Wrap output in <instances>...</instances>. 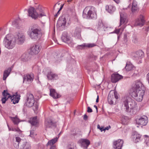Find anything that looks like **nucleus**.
I'll return each mask as SVG.
<instances>
[{"instance_id": "13", "label": "nucleus", "mask_w": 149, "mask_h": 149, "mask_svg": "<svg viewBox=\"0 0 149 149\" xmlns=\"http://www.w3.org/2000/svg\"><path fill=\"white\" fill-rule=\"evenodd\" d=\"M14 37L16 38V42L19 44H22L24 42L25 36L23 33H18Z\"/></svg>"}, {"instance_id": "39", "label": "nucleus", "mask_w": 149, "mask_h": 149, "mask_svg": "<svg viewBox=\"0 0 149 149\" xmlns=\"http://www.w3.org/2000/svg\"><path fill=\"white\" fill-rule=\"evenodd\" d=\"M145 137V143L147 145H149V137L147 135L144 136Z\"/></svg>"}, {"instance_id": "64", "label": "nucleus", "mask_w": 149, "mask_h": 149, "mask_svg": "<svg viewBox=\"0 0 149 149\" xmlns=\"http://www.w3.org/2000/svg\"><path fill=\"white\" fill-rule=\"evenodd\" d=\"M31 148L30 146H28V147H26L24 149H30Z\"/></svg>"}, {"instance_id": "20", "label": "nucleus", "mask_w": 149, "mask_h": 149, "mask_svg": "<svg viewBox=\"0 0 149 149\" xmlns=\"http://www.w3.org/2000/svg\"><path fill=\"white\" fill-rule=\"evenodd\" d=\"M81 28L80 26H77L74 30V36L76 38H80L81 37Z\"/></svg>"}, {"instance_id": "18", "label": "nucleus", "mask_w": 149, "mask_h": 149, "mask_svg": "<svg viewBox=\"0 0 149 149\" xmlns=\"http://www.w3.org/2000/svg\"><path fill=\"white\" fill-rule=\"evenodd\" d=\"M123 78V76L118 74H113L111 76V81L112 83H116L121 79Z\"/></svg>"}, {"instance_id": "55", "label": "nucleus", "mask_w": 149, "mask_h": 149, "mask_svg": "<svg viewBox=\"0 0 149 149\" xmlns=\"http://www.w3.org/2000/svg\"><path fill=\"white\" fill-rule=\"evenodd\" d=\"M115 1L116 3H118L120 2V0H113Z\"/></svg>"}, {"instance_id": "61", "label": "nucleus", "mask_w": 149, "mask_h": 149, "mask_svg": "<svg viewBox=\"0 0 149 149\" xmlns=\"http://www.w3.org/2000/svg\"><path fill=\"white\" fill-rule=\"evenodd\" d=\"M94 107H95L96 109V110L97 112V106L95 105H94Z\"/></svg>"}, {"instance_id": "36", "label": "nucleus", "mask_w": 149, "mask_h": 149, "mask_svg": "<svg viewBox=\"0 0 149 149\" xmlns=\"http://www.w3.org/2000/svg\"><path fill=\"white\" fill-rule=\"evenodd\" d=\"M38 103L37 102H34L33 105V109L34 111H37L38 109Z\"/></svg>"}, {"instance_id": "21", "label": "nucleus", "mask_w": 149, "mask_h": 149, "mask_svg": "<svg viewBox=\"0 0 149 149\" xmlns=\"http://www.w3.org/2000/svg\"><path fill=\"white\" fill-rule=\"evenodd\" d=\"M16 141L19 142L20 141V149L24 148L25 147L26 144V142L25 140L22 139L19 137H15Z\"/></svg>"}, {"instance_id": "56", "label": "nucleus", "mask_w": 149, "mask_h": 149, "mask_svg": "<svg viewBox=\"0 0 149 149\" xmlns=\"http://www.w3.org/2000/svg\"><path fill=\"white\" fill-rule=\"evenodd\" d=\"M99 96H98V95H97V98L96 99V102H98V101H99Z\"/></svg>"}, {"instance_id": "24", "label": "nucleus", "mask_w": 149, "mask_h": 149, "mask_svg": "<svg viewBox=\"0 0 149 149\" xmlns=\"http://www.w3.org/2000/svg\"><path fill=\"white\" fill-rule=\"evenodd\" d=\"M50 95L54 98H58L60 97V95L57 93L54 89H50Z\"/></svg>"}, {"instance_id": "22", "label": "nucleus", "mask_w": 149, "mask_h": 149, "mask_svg": "<svg viewBox=\"0 0 149 149\" xmlns=\"http://www.w3.org/2000/svg\"><path fill=\"white\" fill-rule=\"evenodd\" d=\"M141 135L137 133V132H135L134 134L132 136V138L134 141L135 143H136L141 141Z\"/></svg>"}, {"instance_id": "37", "label": "nucleus", "mask_w": 149, "mask_h": 149, "mask_svg": "<svg viewBox=\"0 0 149 149\" xmlns=\"http://www.w3.org/2000/svg\"><path fill=\"white\" fill-rule=\"evenodd\" d=\"M20 141L19 142L17 141L16 140L14 142L13 145L14 147L17 149H20Z\"/></svg>"}, {"instance_id": "23", "label": "nucleus", "mask_w": 149, "mask_h": 149, "mask_svg": "<svg viewBox=\"0 0 149 149\" xmlns=\"http://www.w3.org/2000/svg\"><path fill=\"white\" fill-rule=\"evenodd\" d=\"M139 10V8L137 5V2L134 0L133 1L131 8V11L132 13H134L137 12Z\"/></svg>"}, {"instance_id": "16", "label": "nucleus", "mask_w": 149, "mask_h": 149, "mask_svg": "<svg viewBox=\"0 0 149 149\" xmlns=\"http://www.w3.org/2000/svg\"><path fill=\"white\" fill-rule=\"evenodd\" d=\"M144 22L145 20L143 16L140 15L139 17L136 20L134 25L135 26H142L144 24Z\"/></svg>"}, {"instance_id": "14", "label": "nucleus", "mask_w": 149, "mask_h": 149, "mask_svg": "<svg viewBox=\"0 0 149 149\" xmlns=\"http://www.w3.org/2000/svg\"><path fill=\"white\" fill-rule=\"evenodd\" d=\"M46 76L47 79L50 80H56L58 79L57 74L54 73L51 70H49L47 73Z\"/></svg>"}, {"instance_id": "47", "label": "nucleus", "mask_w": 149, "mask_h": 149, "mask_svg": "<svg viewBox=\"0 0 149 149\" xmlns=\"http://www.w3.org/2000/svg\"><path fill=\"white\" fill-rule=\"evenodd\" d=\"M49 146H50V149H56V146L55 145Z\"/></svg>"}, {"instance_id": "27", "label": "nucleus", "mask_w": 149, "mask_h": 149, "mask_svg": "<svg viewBox=\"0 0 149 149\" xmlns=\"http://www.w3.org/2000/svg\"><path fill=\"white\" fill-rule=\"evenodd\" d=\"M11 71L10 68H8L7 70H5L3 72V80H5L7 78L10 74Z\"/></svg>"}, {"instance_id": "15", "label": "nucleus", "mask_w": 149, "mask_h": 149, "mask_svg": "<svg viewBox=\"0 0 149 149\" xmlns=\"http://www.w3.org/2000/svg\"><path fill=\"white\" fill-rule=\"evenodd\" d=\"M78 142L81 144L82 147L85 149L87 148L90 143L89 140L87 139H81Z\"/></svg>"}, {"instance_id": "30", "label": "nucleus", "mask_w": 149, "mask_h": 149, "mask_svg": "<svg viewBox=\"0 0 149 149\" xmlns=\"http://www.w3.org/2000/svg\"><path fill=\"white\" fill-rule=\"evenodd\" d=\"M58 139L57 137H56L49 140L46 146L55 145L54 144L57 141Z\"/></svg>"}, {"instance_id": "26", "label": "nucleus", "mask_w": 149, "mask_h": 149, "mask_svg": "<svg viewBox=\"0 0 149 149\" xmlns=\"http://www.w3.org/2000/svg\"><path fill=\"white\" fill-rule=\"evenodd\" d=\"M21 60L23 62H27L30 59V57L28 54H23L21 57Z\"/></svg>"}, {"instance_id": "62", "label": "nucleus", "mask_w": 149, "mask_h": 149, "mask_svg": "<svg viewBox=\"0 0 149 149\" xmlns=\"http://www.w3.org/2000/svg\"><path fill=\"white\" fill-rule=\"evenodd\" d=\"M92 1H95L96 3H98L99 2V0H92Z\"/></svg>"}, {"instance_id": "11", "label": "nucleus", "mask_w": 149, "mask_h": 149, "mask_svg": "<svg viewBox=\"0 0 149 149\" xmlns=\"http://www.w3.org/2000/svg\"><path fill=\"white\" fill-rule=\"evenodd\" d=\"M137 124L145 126L147 125L148 122V118L145 116H143L136 119Z\"/></svg>"}, {"instance_id": "17", "label": "nucleus", "mask_w": 149, "mask_h": 149, "mask_svg": "<svg viewBox=\"0 0 149 149\" xmlns=\"http://www.w3.org/2000/svg\"><path fill=\"white\" fill-rule=\"evenodd\" d=\"M34 77L33 74H26L24 75L23 77V82H27L31 83L34 79Z\"/></svg>"}, {"instance_id": "54", "label": "nucleus", "mask_w": 149, "mask_h": 149, "mask_svg": "<svg viewBox=\"0 0 149 149\" xmlns=\"http://www.w3.org/2000/svg\"><path fill=\"white\" fill-rule=\"evenodd\" d=\"M59 11H58L57 14L55 15V17H57L58 15L59 14Z\"/></svg>"}, {"instance_id": "19", "label": "nucleus", "mask_w": 149, "mask_h": 149, "mask_svg": "<svg viewBox=\"0 0 149 149\" xmlns=\"http://www.w3.org/2000/svg\"><path fill=\"white\" fill-rule=\"evenodd\" d=\"M123 143V141L121 139L114 141L113 143L114 148L115 149H121Z\"/></svg>"}, {"instance_id": "9", "label": "nucleus", "mask_w": 149, "mask_h": 149, "mask_svg": "<svg viewBox=\"0 0 149 149\" xmlns=\"http://www.w3.org/2000/svg\"><path fill=\"white\" fill-rule=\"evenodd\" d=\"M56 123L53 122L50 118H47L45 119L44 123V127L45 130H47L49 128L52 129L56 127Z\"/></svg>"}, {"instance_id": "52", "label": "nucleus", "mask_w": 149, "mask_h": 149, "mask_svg": "<svg viewBox=\"0 0 149 149\" xmlns=\"http://www.w3.org/2000/svg\"><path fill=\"white\" fill-rule=\"evenodd\" d=\"M17 20H14V21L13 22V24H17Z\"/></svg>"}, {"instance_id": "7", "label": "nucleus", "mask_w": 149, "mask_h": 149, "mask_svg": "<svg viewBox=\"0 0 149 149\" xmlns=\"http://www.w3.org/2000/svg\"><path fill=\"white\" fill-rule=\"evenodd\" d=\"M38 10L36 11L35 9L33 7H30L28 10L29 15L32 18L36 19L38 17H41L43 16H45V14L42 11L38 13Z\"/></svg>"}, {"instance_id": "41", "label": "nucleus", "mask_w": 149, "mask_h": 149, "mask_svg": "<svg viewBox=\"0 0 149 149\" xmlns=\"http://www.w3.org/2000/svg\"><path fill=\"white\" fill-rule=\"evenodd\" d=\"M128 120V118L127 117L125 116L124 117H123L122 118V121L123 123L124 124H125L126 123V122H127Z\"/></svg>"}, {"instance_id": "48", "label": "nucleus", "mask_w": 149, "mask_h": 149, "mask_svg": "<svg viewBox=\"0 0 149 149\" xmlns=\"http://www.w3.org/2000/svg\"><path fill=\"white\" fill-rule=\"evenodd\" d=\"M72 145H74L75 146V144L73 143H71L69 145H68V147L69 148V149H74V147H70L69 148V146H70Z\"/></svg>"}, {"instance_id": "5", "label": "nucleus", "mask_w": 149, "mask_h": 149, "mask_svg": "<svg viewBox=\"0 0 149 149\" xmlns=\"http://www.w3.org/2000/svg\"><path fill=\"white\" fill-rule=\"evenodd\" d=\"M3 43L5 47L7 49H12L16 45V38L10 34H8L4 38Z\"/></svg>"}, {"instance_id": "59", "label": "nucleus", "mask_w": 149, "mask_h": 149, "mask_svg": "<svg viewBox=\"0 0 149 149\" xmlns=\"http://www.w3.org/2000/svg\"><path fill=\"white\" fill-rule=\"evenodd\" d=\"M133 41L134 43L136 42L137 41L136 39V38H134L132 40Z\"/></svg>"}, {"instance_id": "25", "label": "nucleus", "mask_w": 149, "mask_h": 149, "mask_svg": "<svg viewBox=\"0 0 149 149\" xmlns=\"http://www.w3.org/2000/svg\"><path fill=\"white\" fill-rule=\"evenodd\" d=\"M143 54V52L141 50L137 52L135 54H134V59H135V57L136 60L141 58L142 57Z\"/></svg>"}, {"instance_id": "12", "label": "nucleus", "mask_w": 149, "mask_h": 149, "mask_svg": "<svg viewBox=\"0 0 149 149\" xmlns=\"http://www.w3.org/2000/svg\"><path fill=\"white\" fill-rule=\"evenodd\" d=\"M41 48V47L40 45H34L30 48L29 53L32 55L37 54L40 52Z\"/></svg>"}, {"instance_id": "45", "label": "nucleus", "mask_w": 149, "mask_h": 149, "mask_svg": "<svg viewBox=\"0 0 149 149\" xmlns=\"http://www.w3.org/2000/svg\"><path fill=\"white\" fill-rule=\"evenodd\" d=\"M87 111L88 113H91L93 111L92 109L90 107H88L87 108Z\"/></svg>"}, {"instance_id": "40", "label": "nucleus", "mask_w": 149, "mask_h": 149, "mask_svg": "<svg viewBox=\"0 0 149 149\" xmlns=\"http://www.w3.org/2000/svg\"><path fill=\"white\" fill-rule=\"evenodd\" d=\"M86 47L87 48H91L95 47L96 46V44L95 43H86Z\"/></svg>"}, {"instance_id": "34", "label": "nucleus", "mask_w": 149, "mask_h": 149, "mask_svg": "<svg viewBox=\"0 0 149 149\" xmlns=\"http://www.w3.org/2000/svg\"><path fill=\"white\" fill-rule=\"evenodd\" d=\"M10 118L15 125H17L19 122V119L17 116L15 117H10Z\"/></svg>"}, {"instance_id": "50", "label": "nucleus", "mask_w": 149, "mask_h": 149, "mask_svg": "<svg viewBox=\"0 0 149 149\" xmlns=\"http://www.w3.org/2000/svg\"><path fill=\"white\" fill-rule=\"evenodd\" d=\"M146 78H147V80L148 81V83L149 84V72L148 73V74L147 75Z\"/></svg>"}, {"instance_id": "8", "label": "nucleus", "mask_w": 149, "mask_h": 149, "mask_svg": "<svg viewBox=\"0 0 149 149\" xmlns=\"http://www.w3.org/2000/svg\"><path fill=\"white\" fill-rule=\"evenodd\" d=\"M120 19L119 26H121L122 31L126 26V24L128 22V19L126 14L120 13Z\"/></svg>"}, {"instance_id": "4", "label": "nucleus", "mask_w": 149, "mask_h": 149, "mask_svg": "<svg viewBox=\"0 0 149 149\" xmlns=\"http://www.w3.org/2000/svg\"><path fill=\"white\" fill-rule=\"evenodd\" d=\"M82 16L84 18L95 19L97 16L96 11L95 8L92 6L86 7L83 12Z\"/></svg>"}, {"instance_id": "35", "label": "nucleus", "mask_w": 149, "mask_h": 149, "mask_svg": "<svg viewBox=\"0 0 149 149\" xmlns=\"http://www.w3.org/2000/svg\"><path fill=\"white\" fill-rule=\"evenodd\" d=\"M133 68V65L131 64H127L126 63V65L125 67V69L126 70L129 71L131 70Z\"/></svg>"}, {"instance_id": "28", "label": "nucleus", "mask_w": 149, "mask_h": 149, "mask_svg": "<svg viewBox=\"0 0 149 149\" xmlns=\"http://www.w3.org/2000/svg\"><path fill=\"white\" fill-rule=\"evenodd\" d=\"M61 19L60 18L58 19L57 22V25L59 26H65L66 24V18L64 17L63 20H61Z\"/></svg>"}, {"instance_id": "38", "label": "nucleus", "mask_w": 149, "mask_h": 149, "mask_svg": "<svg viewBox=\"0 0 149 149\" xmlns=\"http://www.w3.org/2000/svg\"><path fill=\"white\" fill-rule=\"evenodd\" d=\"M86 43H84L81 45H79L77 46V47L79 49H85L86 47Z\"/></svg>"}, {"instance_id": "53", "label": "nucleus", "mask_w": 149, "mask_h": 149, "mask_svg": "<svg viewBox=\"0 0 149 149\" xmlns=\"http://www.w3.org/2000/svg\"><path fill=\"white\" fill-rule=\"evenodd\" d=\"M110 128H111L110 126H108L106 127H105V128L104 129V130H108Z\"/></svg>"}, {"instance_id": "32", "label": "nucleus", "mask_w": 149, "mask_h": 149, "mask_svg": "<svg viewBox=\"0 0 149 149\" xmlns=\"http://www.w3.org/2000/svg\"><path fill=\"white\" fill-rule=\"evenodd\" d=\"M35 100H26L24 105L28 107H31L33 105Z\"/></svg>"}, {"instance_id": "60", "label": "nucleus", "mask_w": 149, "mask_h": 149, "mask_svg": "<svg viewBox=\"0 0 149 149\" xmlns=\"http://www.w3.org/2000/svg\"><path fill=\"white\" fill-rule=\"evenodd\" d=\"M16 128H12L11 129V131H16Z\"/></svg>"}, {"instance_id": "44", "label": "nucleus", "mask_w": 149, "mask_h": 149, "mask_svg": "<svg viewBox=\"0 0 149 149\" xmlns=\"http://www.w3.org/2000/svg\"><path fill=\"white\" fill-rule=\"evenodd\" d=\"M97 128L98 129H99L101 132L104 130V129L103 127H101L99 125H97Z\"/></svg>"}, {"instance_id": "49", "label": "nucleus", "mask_w": 149, "mask_h": 149, "mask_svg": "<svg viewBox=\"0 0 149 149\" xmlns=\"http://www.w3.org/2000/svg\"><path fill=\"white\" fill-rule=\"evenodd\" d=\"M124 41L126 42L127 41V36L126 34H125L124 35Z\"/></svg>"}, {"instance_id": "31", "label": "nucleus", "mask_w": 149, "mask_h": 149, "mask_svg": "<svg viewBox=\"0 0 149 149\" xmlns=\"http://www.w3.org/2000/svg\"><path fill=\"white\" fill-rule=\"evenodd\" d=\"M26 100H35L34 97L33 95L30 92L27 93L26 95Z\"/></svg>"}, {"instance_id": "46", "label": "nucleus", "mask_w": 149, "mask_h": 149, "mask_svg": "<svg viewBox=\"0 0 149 149\" xmlns=\"http://www.w3.org/2000/svg\"><path fill=\"white\" fill-rule=\"evenodd\" d=\"M114 94L115 98L116 99H118V95L117 94V93L116 92H114Z\"/></svg>"}, {"instance_id": "63", "label": "nucleus", "mask_w": 149, "mask_h": 149, "mask_svg": "<svg viewBox=\"0 0 149 149\" xmlns=\"http://www.w3.org/2000/svg\"><path fill=\"white\" fill-rule=\"evenodd\" d=\"M149 30V26H148L146 27V30L147 31H148Z\"/></svg>"}, {"instance_id": "43", "label": "nucleus", "mask_w": 149, "mask_h": 149, "mask_svg": "<svg viewBox=\"0 0 149 149\" xmlns=\"http://www.w3.org/2000/svg\"><path fill=\"white\" fill-rule=\"evenodd\" d=\"M120 29H121L122 31V29L121 28V29H116L112 33H116L117 34H118L119 33V32H120Z\"/></svg>"}, {"instance_id": "6", "label": "nucleus", "mask_w": 149, "mask_h": 149, "mask_svg": "<svg viewBox=\"0 0 149 149\" xmlns=\"http://www.w3.org/2000/svg\"><path fill=\"white\" fill-rule=\"evenodd\" d=\"M2 95L3 96V97L2 98L1 101L3 104L5 103L6 101L10 97L11 100V101L14 104L18 103L20 99V95H14L11 96L7 91L4 90L2 93Z\"/></svg>"}, {"instance_id": "33", "label": "nucleus", "mask_w": 149, "mask_h": 149, "mask_svg": "<svg viewBox=\"0 0 149 149\" xmlns=\"http://www.w3.org/2000/svg\"><path fill=\"white\" fill-rule=\"evenodd\" d=\"M29 122L33 125H36L38 122L37 117L36 116L31 118L29 121Z\"/></svg>"}, {"instance_id": "29", "label": "nucleus", "mask_w": 149, "mask_h": 149, "mask_svg": "<svg viewBox=\"0 0 149 149\" xmlns=\"http://www.w3.org/2000/svg\"><path fill=\"white\" fill-rule=\"evenodd\" d=\"M106 9L110 13H112L115 10L116 8L112 5L107 6H106Z\"/></svg>"}, {"instance_id": "51", "label": "nucleus", "mask_w": 149, "mask_h": 149, "mask_svg": "<svg viewBox=\"0 0 149 149\" xmlns=\"http://www.w3.org/2000/svg\"><path fill=\"white\" fill-rule=\"evenodd\" d=\"M87 118H88L86 114H85L84 116V119L85 120H86L87 119Z\"/></svg>"}, {"instance_id": "2", "label": "nucleus", "mask_w": 149, "mask_h": 149, "mask_svg": "<svg viewBox=\"0 0 149 149\" xmlns=\"http://www.w3.org/2000/svg\"><path fill=\"white\" fill-rule=\"evenodd\" d=\"M27 33L29 38L34 40L40 39L42 35V30L37 24H34L30 26Z\"/></svg>"}, {"instance_id": "1", "label": "nucleus", "mask_w": 149, "mask_h": 149, "mask_svg": "<svg viewBox=\"0 0 149 149\" xmlns=\"http://www.w3.org/2000/svg\"><path fill=\"white\" fill-rule=\"evenodd\" d=\"M132 89L133 91L131 94L132 96L137 101H141L145 92L144 87L142 83L139 81H136Z\"/></svg>"}, {"instance_id": "10", "label": "nucleus", "mask_w": 149, "mask_h": 149, "mask_svg": "<svg viewBox=\"0 0 149 149\" xmlns=\"http://www.w3.org/2000/svg\"><path fill=\"white\" fill-rule=\"evenodd\" d=\"M61 39L63 41L68 44L70 46H72L74 44L73 40L68 36L67 33H63Z\"/></svg>"}, {"instance_id": "57", "label": "nucleus", "mask_w": 149, "mask_h": 149, "mask_svg": "<svg viewBox=\"0 0 149 149\" xmlns=\"http://www.w3.org/2000/svg\"><path fill=\"white\" fill-rule=\"evenodd\" d=\"M63 5H64V4H63L61 6V7L60 8V9L58 11H60L61 10H62V8L63 7Z\"/></svg>"}, {"instance_id": "42", "label": "nucleus", "mask_w": 149, "mask_h": 149, "mask_svg": "<svg viewBox=\"0 0 149 149\" xmlns=\"http://www.w3.org/2000/svg\"><path fill=\"white\" fill-rule=\"evenodd\" d=\"M108 100L109 102V103L111 104H113V102L111 100V96H110L109 95H108Z\"/></svg>"}, {"instance_id": "58", "label": "nucleus", "mask_w": 149, "mask_h": 149, "mask_svg": "<svg viewBox=\"0 0 149 149\" xmlns=\"http://www.w3.org/2000/svg\"><path fill=\"white\" fill-rule=\"evenodd\" d=\"M16 130H17L16 131H17V132H21V130H20L19 128H16Z\"/></svg>"}, {"instance_id": "3", "label": "nucleus", "mask_w": 149, "mask_h": 149, "mask_svg": "<svg viewBox=\"0 0 149 149\" xmlns=\"http://www.w3.org/2000/svg\"><path fill=\"white\" fill-rule=\"evenodd\" d=\"M131 99L128 96H125L121 100L122 106L124 110L127 113L130 114H135L136 110L132 105L130 102Z\"/></svg>"}]
</instances>
